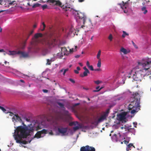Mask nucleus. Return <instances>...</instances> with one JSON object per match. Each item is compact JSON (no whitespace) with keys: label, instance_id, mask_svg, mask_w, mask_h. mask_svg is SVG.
I'll use <instances>...</instances> for the list:
<instances>
[{"label":"nucleus","instance_id":"f257e3e1","mask_svg":"<svg viewBox=\"0 0 151 151\" xmlns=\"http://www.w3.org/2000/svg\"><path fill=\"white\" fill-rule=\"evenodd\" d=\"M47 1L51 5H56L59 6L66 13H72L74 15L76 22L78 23L77 29L83 28L84 27V25L86 19V16L83 13L79 12V11L74 9L72 5L66 3V5L64 6L63 5H62V3L59 0H48Z\"/></svg>","mask_w":151,"mask_h":151},{"label":"nucleus","instance_id":"b1692460","mask_svg":"<svg viewBox=\"0 0 151 151\" xmlns=\"http://www.w3.org/2000/svg\"><path fill=\"white\" fill-rule=\"evenodd\" d=\"M29 56V54L28 53H27L26 52L22 51V55L20 56V58H21L23 57L25 58Z\"/></svg>","mask_w":151,"mask_h":151},{"label":"nucleus","instance_id":"c756f323","mask_svg":"<svg viewBox=\"0 0 151 151\" xmlns=\"http://www.w3.org/2000/svg\"><path fill=\"white\" fill-rule=\"evenodd\" d=\"M63 114L65 115H68L69 111L68 110H65V108L63 109Z\"/></svg>","mask_w":151,"mask_h":151},{"label":"nucleus","instance_id":"3c124183","mask_svg":"<svg viewBox=\"0 0 151 151\" xmlns=\"http://www.w3.org/2000/svg\"><path fill=\"white\" fill-rule=\"evenodd\" d=\"M89 129H93L94 128H96V127H95L94 126V125H89Z\"/></svg>","mask_w":151,"mask_h":151},{"label":"nucleus","instance_id":"0e129e2a","mask_svg":"<svg viewBox=\"0 0 151 151\" xmlns=\"http://www.w3.org/2000/svg\"><path fill=\"white\" fill-rule=\"evenodd\" d=\"M83 69L85 70V71H88L89 70L86 68V66H84L83 68Z\"/></svg>","mask_w":151,"mask_h":151},{"label":"nucleus","instance_id":"5701e85b","mask_svg":"<svg viewBox=\"0 0 151 151\" xmlns=\"http://www.w3.org/2000/svg\"><path fill=\"white\" fill-rule=\"evenodd\" d=\"M46 27V25L44 22H42L40 26V28L39 30L41 31H44Z\"/></svg>","mask_w":151,"mask_h":151},{"label":"nucleus","instance_id":"a18cd8bd","mask_svg":"<svg viewBox=\"0 0 151 151\" xmlns=\"http://www.w3.org/2000/svg\"><path fill=\"white\" fill-rule=\"evenodd\" d=\"M68 70H69V69L68 68H67L64 69L63 72V75H65L66 72L67 71H68Z\"/></svg>","mask_w":151,"mask_h":151},{"label":"nucleus","instance_id":"774afa93","mask_svg":"<svg viewBox=\"0 0 151 151\" xmlns=\"http://www.w3.org/2000/svg\"><path fill=\"white\" fill-rule=\"evenodd\" d=\"M147 12V9H145L143 12V14H145Z\"/></svg>","mask_w":151,"mask_h":151},{"label":"nucleus","instance_id":"f03ea898","mask_svg":"<svg viewBox=\"0 0 151 151\" xmlns=\"http://www.w3.org/2000/svg\"><path fill=\"white\" fill-rule=\"evenodd\" d=\"M124 129L125 131H127L126 132L123 133L122 132L121 134L120 132H119L118 134L120 136L119 140L121 141L125 139L124 140V142L125 144L127 145L129 143L131 139V137H128V136L130 134H131V135H132V134L135 135L136 132L134 128H129V126H127V127H124Z\"/></svg>","mask_w":151,"mask_h":151},{"label":"nucleus","instance_id":"338daca9","mask_svg":"<svg viewBox=\"0 0 151 151\" xmlns=\"http://www.w3.org/2000/svg\"><path fill=\"white\" fill-rule=\"evenodd\" d=\"M80 55H75L74 57L76 58H79L80 57Z\"/></svg>","mask_w":151,"mask_h":151},{"label":"nucleus","instance_id":"7c9ffc66","mask_svg":"<svg viewBox=\"0 0 151 151\" xmlns=\"http://www.w3.org/2000/svg\"><path fill=\"white\" fill-rule=\"evenodd\" d=\"M1 109L4 113H8L9 112V111L7 110L4 107L2 106Z\"/></svg>","mask_w":151,"mask_h":151},{"label":"nucleus","instance_id":"ea45409f","mask_svg":"<svg viewBox=\"0 0 151 151\" xmlns=\"http://www.w3.org/2000/svg\"><path fill=\"white\" fill-rule=\"evenodd\" d=\"M94 82L97 85H99L102 82V81L100 80L94 81Z\"/></svg>","mask_w":151,"mask_h":151},{"label":"nucleus","instance_id":"2eb2a0df","mask_svg":"<svg viewBox=\"0 0 151 151\" xmlns=\"http://www.w3.org/2000/svg\"><path fill=\"white\" fill-rule=\"evenodd\" d=\"M104 120L102 119L101 118L97 120L96 121H94L93 122L91 123V124H93L95 127H96L98 124L99 123H100L102 122H103Z\"/></svg>","mask_w":151,"mask_h":151},{"label":"nucleus","instance_id":"8fccbe9b","mask_svg":"<svg viewBox=\"0 0 151 151\" xmlns=\"http://www.w3.org/2000/svg\"><path fill=\"white\" fill-rule=\"evenodd\" d=\"M148 65L147 63L145 62L143 63H142V65L143 67H145L147 65Z\"/></svg>","mask_w":151,"mask_h":151},{"label":"nucleus","instance_id":"72a5a7b5","mask_svg":"<svg viewBox=\"0 0 151 151\" xmlns=\"http://www.w3.org/2000/svg\"><path fill=\"white\" fill-rule=\"evenodd\" d=\"M128 143L126 145H127V147H126V151H129V150H131V149H130V148H131V146L130 145H131V144H128Z\"/></svg>","mask_w":151,"mask_h":151},{"label":"nucleus","instance_id":"0eeeda50","mask_svg":"<svg viewBox=\"0 0 151 151\" xmlns=\"http://www.w3.org/2000/svg\"><path fill=\"white\" fill-rule=\"evenodd\" d=\"M12 73L19 78H27V79H28L29 78L32 77L29 74L25 75L16 69L13 70Z\"/></svg>","mask_w":151,"mask_h":151},{"label":"nucleus","instance_id":"a19ab883","mask_svg":"<svg viewBox=\"0 0 151 151\" xmlns=\"http://www.w3.org/2000/svg\"><path fill=\"white\" fill-rule=\"evenodd\" d=\"M42 9L44 10L45 9H47V5L46 4H45L42 5L41 6Z\"/></svg>","mask_w":151,"mask_h":151},{"label":"nucleus","instance_id":"bf43d9fd","mask_svg":"<svg viewBox=\"0 0 151 151\" xmlns=\"http://www.w3.org/2000/svg\"><path fill=\"white\" fill-rule=\"evenodd\" d=\"M86 64L88 68V67L90 66V65L89 62L88 61H87Z\"/></svg>","mask_w":151,"mask_h":151},{"label":"nucleus","instance_id":"37998d69","mask_svg":"<svg viewBox=\"0 0 151 151\" xmlns=\"http://www.w3.org/2000/svg\"><path fill=\"white\" fill-rule=\"evenodd\" d=\"M68 80L73 84H74L75 83V81L72 78H68Z\"/></svg>","mask_w":151,"mask_h":151},{"label":"nucleus","instance_id":"2f4dec72","mask_svg":"<svg viewBox=\"0 0 151 151\" xmlns=\"http://www.w3.org/2000/svg\"><path fill=\"white\" fill-rule=\"evenodd\" d=\"M41 4H40L36 3L34 4L32 6V7L33 8H35L37 7H39L40 6H41Z\"/></svg>","mask_w":151,"mask_h":151},{"label":"nucleus","instance_id":"4468645a","mask_svg":"<svg viewBox=\"0 0 151 151\" xmlns=\"http://www.w3.org/2000/svg\"><path fill=\"white\" fill-rule=\"evenodd\" d=\"M119 137L118 138L117 137V135L116 134H114L111 137V139L112 141L113 142H117V141L121 142L123 140L120 141V136H119Z\"/></svg>","mask_w":151,"mask_h":151},{"label":"nucleus","instance_id":"13d9d810","mask_svg":"<svg viewBox=\"0 0 151 151\" xmlns=\"http://www.w3.org/2000/svg\"><path fill=\"white\" fill-rule=\"evenodd\" d=\"M132 44H133V45L134 46V47L136 48H138L137 46L135 44L134 42L133 41H132Z\"/></svg>","mask_w":151,"mask_h":151},{"label":"nucleus","instance_id":"680f3d73","mask_svg":"<svg viewBox=\"0 0 151 151\" xmlns=\"http://www.w3.org/2000/svg\"><path fill=\"white\" fill-rule=\"evenodd\" d=\"M41 137L40 136H37V135L36 134H35V135L34 138H37V139L40 138Z\"/></svg>","mask_w":151,"mask_h":151},{"label":"nucleus","instance_id":"4be33fe9","mask_svg":"<svg viewBox=\"0 0 151 151\" xmlns=\"http://www.w3.org/2000/svg\"><path fill=\"white\" fill-rule=\"evenodd\" d=\"M90 72L89 70L88 71H84L83 74H81L80 76L82 78L84 77L85 76H87L88 75V74H90Z\"/></svg>","mask_w":151,"mask_h":151},{"label":"nucleus","instance_id":"bb28decb","mask_svg":"<svg viewBox=\"0 0 151 151\" xmlns=\"http://www.w3.org/2000/svg\"><path fill=\"white\" fill-rule=\"evenodd\" d=\"M9 53H8V54L9 55H16V51L13 50H9Z\"/></svg>","mask_w":151,"mask_h":151},{"label":"nucleus","instance_id":"6ab92c4d","mask_svg":"<svg viewBox=\"0 0 151 151\" xmlns=\"http://www.w3.org/2000/svg\"><path fill=\"white\" fill-rule=\"evenodd\" d=\"M135 101H132L130 104L128 106V109L130 110L133 108H134L135 107V104L134 105V103H135Z\"/></svg>","mask_w":151,"mask_h":151},{"label":"nucleus","instance_id":"052dcab7","mask_svg":"<svg viewBox=\"0 0 151 151\" xmlns=\"http://www.w3.org/2000/svg\"><path fill=\"white\" fill-rule=\"evenodd\" d=\"M74 72L75 73L77 74H78L79 73L78 71L77 70H74Z\"/></svg>","mask_w":151,"mask_h":151},{"label":"nucleus","instance_id":"49530a36","mask_svg":"<svg viewBox=\"0 0 151 151\" xmlns=\"http://www.w3.org/2000/svg\"><path fill=\"white\" fill-rule=\"evenodd\" d=\"M88 68L91 71H93L94 70L93 67L92 65H91L88 67Z\"/></svg>","mask_w":151,"mask_h":151},{"label":"nucleus","instance_id":"5fc2aeb1","mask_svg":"<svg viewBox=\"0 0 151 151\" xmlns=\"http://www.w3.org/2000/svg\"><path fill=\"white\" fill-rule=\"evenodd\" d=\"M96 89L97 91H98V92L100 91V86H96Z\"/></svg>","mask_w":151,"mask_h":151},{"label":"nucleus","instance_id":"c03bdc74","mask_svg":"<svg viewBox=\"0 0 151 151\" xmlns=\"http://www.w3.org/2000/svg\"><path fill=\"white\" fill-rule=\"evenodd\" d=\"M101 63L100 60H99L97 64V66L98 67L100 68L101 66Z\"/></svg>","mask_w":151,"mask_h":151},{"label":"nucleus","instance_id":"e433bc0d","mask_svg":"<svg viewBox=\"0 0 151 151\" xmlns=\"http://www.w3.org/2000/svg\"><path fill=\"white\" fill-rule=\"evenodd\" d=\"M101 50H99L97 53L96 58L98 59H100V57L101 55Z\"/></svg>","mask_w":151,"mask_h":151},{"label":"nucleus","instance_id":"a878e982","mask_svg":"<svg viewBox=\"0 0 151 151\" xmlns=\"http://www.w3.org/2000/svg\"><path fill=\"white\" fill-rule=\"evenodd\" d=\"M57 104H58V105H59V106L58 107L59 108H62L63 109L65 108L64 107V105L63 103L60 102L58 101V102H57Z\"/></svg>","mask_w":151,"mask_h":151},{"label":"nucleus","instance_id":"864d4df0","mask_svg":"<svg viewBox=\"0 0 151 151\" xmlns=\"http://www.w3.org/2000/svg\"><path fill=\"white\" fill-rule=\"evenodd\" d=\"M5 1V0H0V4L2 5L3 4H4L3 2H6Z\"/></svg>","mask_w":151,"mask_h":151},{"label":"nucleus","instance_id":"09e8293b","mask_svg":"<svg viewBox=\"0 0 151 151\" xmlns=\"http://www.w3.org/2000/svg\"><path fill=\"white\" fill-rule=\"evenodd\" d=\"M22 51H16V55L17 54H18V55H20L21 54L22 55Z\"/></svg>","mask_w":151,"mask_h":151},{"label":"nucleus","instance_id":"69168bd1","mask_svg":"<svg viewBox=\"0 0 151 151\" xmlns=\"http://www.w3.org/2000/svg\"><path fill=\"white\" fill-rule=\"evenodd\" d=\"M94 70L95 71H99L100 70V69L99 68L95 69Z\"/></svg>","mask_w":151,"mask_h":151},{"label":"nucleus","instance_id":"aec40b11","mask_svg":"<svg viewBox=\"0 0 151 151\" xmlns=\"http://www.w3.org/2000/svg\"><path fill=\"white\" fill-rule=\"evenodd\" d=\"M76 124H74V126L73 128L72 129L74 132H75L77 130L80 129V124L78 123V122H76Z\"/></svg>","mask_w":151,"mask_h":151},{"label":"nucleus","instance_id":"9b49d317","mask_svg":"<svg viewBox=\"0 0 151 151\" xmlns=\"http://www.w3.org/2000/svg\"><path fill=\"white\" fill-rule=\"evenodd\" d=\"M140 103V99H137L135 103V107L134 108H134L131 111V113L132 114H135V113L137 112V107H140V106L139 105Z\"/></svg>","mask_w":151,"mask_h":151},{"label":"nucleus","instance_id":"79ce46f5","mask_svg":"<svg viewBox=\"0 0 151 151\" xmlns=\"http://www.w3.org/2000/svg\"><path fill=\"white\" fill-rule=\"evenodd\" d=\"M69 132L70 135H73V134L75 132L72 129H71L69 131H68V132Z\"/></svg>","mask_w":151,"mask_h":151},{"label":"nucleus","instance_id":"6e6d98bb","mask_svg":"<svg viewBox=\"0 0 151 151\" xmlns=\"http://www.w3.org/2000/svg\"><path fill=\"white\" fill-rule=\"evenodd\" d=\"M42 91L44 93H47L48 92V90L46 89H42Z\"/></svg>","mask_w":151,"mask_h":151},{"label":"nucleus","instance_id":"473e14b6","mask_svg":"<svg viewBox=\"0 0 151 151\" xmlns=\"http://www.w3.org/2000/svg\"><path fill=\"white\" fill-rule=\"evenodd\" d=\"M128 4V2H125V3L123 4H121L119 3L118 4L120 5L122 9H123L124 8H126V7H125V4Z\"/></svg>","mask_w":151,"mask_h":151},{"label":"nucleus","instance_id":"c85d7f7f","mask_svg":"<svg viewBox=\"0 0 151 151\" xmlns=\"http://www.w3.org/2000/svg\"><path fill=\"white\" fill-rule=\"evenodd\" d=\"M123 34L122 35V37L123 38H124L127 36H128L129 35V33H127L126 31H122Z\"/></svg>","mask_w":151,"mask_h":151},{"label":"nucleus","instance_id":"f704fd0d","mask_svg":"<svg viewBox=\"0 0 151 151\" xmlns=\"http://www.w3.org/2000/svg\"><path fill=\"white\" fill-rule=\"evenodd\" d=\"M145 62H146L147 64H149L151 63V58H148L145 60Z\"/></svg>","mask_w":151,"mask_h":151},{"label":"nucleus","instance_id":"4d7b16f0","mask_svg":"<svg viewBox=\"0 0 151 151\" xmlns=\"http://www.w3.org/2000/svg\"><path fill=\"white\" fill-rule=\"evenodd\" d=\"M133 124L134 127H137L136 126L137 124V122H133Z\"/></svg>","mask_w":151,"mask_h":151},{"label":"nucleus","instance_id":"f8f14e48","mask_svg":"<svg viewBox=\"0 0 151 151\" xmlns=\"http://www.w3.org/2000/svg\"><path fill=\"white\" fill-rule=\"evenodd\" d=\"M80 151H96L95 149L93 147L87 145L85 146L81 147Z\"/></svg>","mask_w":151,"mask_h":151},{"label":"nucleus","instance_id":"ddd939ff","mask_svg":"<svg viewBox=\"0 0 151 151\" xmlns=\"http://www.w3.org/2000/svg\"><path fill=\"white\" fill-rule=\"evenodd\" d=\"M12 118V121L14 122V125H15V123L16 122H19L20 123L23 122L21 119V118L20 117L17 115H15Z\"/></svg>","mask_w":151,"mask_h":151},{"label":"nucleus","instance_id":"c9c22d12","mask_svg":"<svg viewBox=\"0 0 151 151\" xmlns=\"http://www.w3.org/2000/svg\"><path fill=\"white\" fill-rule=\"evenodd\" d=\"M21 115L22 116V117L24 119H25L27 121H28L29 120L25 115L21 114Z\"/></svg>","mask_w":151,"mask_h":151},{"label":"nucleus","instance_id":"20e7f679","mask_svg":"<svg viewBox=\"0 0 151 151\" xmlns=\"http://www.w3.org/2000/svg\"><path fill=\"white\" fill-rule=\"evenodd\" d=\"M123 98L122 95L119 94L115 96L112 99V100L110 103L108 104L109 106L108 108L109 109L116 105L117 103V101L121 100Z\"/></svg>","mask_w":151,"mask_h":151},{"label":"nucleus","instance_id":"58836bf2","mask_svg":"<svg viewBox=\"0 0 151 151\" xmlns=\"http://www.w3.org/2000/svg\"><path fill=\"white\" fill-rule=\"evenodd\" d=\"M108 39L110 41H112L113 39V37L112 35L110 34L109 35L108 37Z\"/></svg>","mask_w":151,"mask_h":151},{"label":"nucleus","instance_id":"cd10ccee","mask_svg":"<svg viewBox=\"0 0 151 151\" xmlns=\"http://www.w3.org/2000/svg\"><path fill=\"white\" fill-rule=\"evenodd\" d=\"M6 2H8L9 3V4L11 5H14V4H15V3L14 4V2H15L16 1H11L10 0H6Z\"/></svg>","mask_w":151,"mask_h":151},{"label":"nucleus","instance_id":"a211bd4d","mask_svg":"<svg viewBox=\"0 0 151 151\" xmlns=\"http://www.w3.org/2000/svg\"><path fill=\"white\" fill-rule=\"evenodd\" d=\"M120 51L121 52H123L124 54H126L129 53L130 51L129 49H126L123 47H122L121 48Z\"/></svg>","mask_w":151,"mask_h":151},{"label":"nucleus","instance_id":"de8ad7c7","mask_svg":"<svg viewBox=\"0 0 151 151\" xmlns=\"http://www.w3.org/2000/svg\"><path fill=\"white\" fill-rule=\"evenodd\" d=\"M47 62L46 63L47 65H50L51 64V63L52 62V61H51V60H49V59H47Z\"/></svg>","mask_w":151,"mask_h":151},{"label":"nucleus","instance_id":"f3484780","mask_svg":"<svg viewBox=\"0 0 151 151\" xmlns=\"http://www.w3.org/2000/svg\"><path fill=\"white\" fill-rule=\"evenodd\" d=\"M80 128L82 129V131L84 132H86V131L84 130H88L89 129V125H87L84 126V125L80 124Z\"/></svg>","mask_w":151,"mask_h":151},{"label":"nucleus","instance_id":"423d86ee","mask_svg":"<svg viewBox=\"0 0 151 151\" xmlns=\"http://www.w3.org/2000/svg\"><path fill=\"white\" fill-rule=\"evenodd\" d=\"M128 116L125 112H121L117 115V119L122 123H124L126 122V118Z\"/></svg>","mask_w":151,"mask_h":151},{"label":"nucleus","instance_id":"1a4fd4ad","mask_svg":"<svg viewBox=\"0 0 151 151\" xmlns=\"http://www.w3.org/2000/svg\"><path fill=\"white\" fill-rule=\"evenodd\" d=\"M58 129V131L59 133L61 134L62 135H68V133L67 132L68 128L67 127H56Z\"/></svg>","mask_w":151,"mask_h":151},{"label":"nucleus","instance_id":"4c0bfd02","mask_svg":"<svg viewBox=\"0 0 151 151\" xmlns=\"http://www.w3.org/2000/svg\"><path fill=\"white\" fill-rule=\"evenodd\" d=\"M119 127V125L118 124H114L112 126V128L115 129H118Z\"/></svg>","mask_w":151,"mask_h":151},{"label":"nucleus","instance_id":"39448f33","mask_svg":"<svg viewBox=\"0 0 151 151\" xmlns=\"http://www.w3.org/2000/svg\"><path fill=\"white\" fill-rule=\"evenodd\" d=\"M15 139L16 140L17 143H19L20 145V147H24V148L27 147L23 145H25L28 143H29L32 140L33 138L29 139V137H24L23 139L20 140L19 139H17L15 137H14Z\"/></svg>","mask_w":151,"mask_h":151},{"label":"nucleus","instance_id":"7ed1b4c3","mask_svg":"<svg viewBox=\"0 0 151 151\" xmlns=\"http://www.w3.org/2000/svg\"><path fill=\"white\" fill-rule=\"evenodd\" d=\"M129 78H132L133 80L136 81H141V74L139 71H136L135 72L131 70L129 72H127L125 74Z\"/></svg>","mask_w":151,"mask_h":151},{"label":"nucleus","instance_id":"6e6552de","mask_svg":"<svg viewBox=\"0 0 151 151\" xmlns=\"http://www.w3.org/2000/svg\"><path fill=\"white\" fill-rule=\"evenodd\" d=\"M22 124L23 126H19L16 127L14 126V128H16V129H24L26 130H28L29 131H32L33 130V127L31 126L32 125L31 124L28 125L27 126L24 124V122H22Z\"/></svg>","mask_w":151,"mask_h":151},{"label":"nucleus","instance_id":"393cba45","mask_svg":"<svg viewBox=\"0 0 151 151\" xmlns=\"http://www.w3.org/2000/svg\"><path fill=\"white\" fill-rule=\"evenodd\" d=\"M18 83L19 84L22 86H25V82L23 80L21 79L18 81Z\"/></svg>","mask_w":151,"mask_h":151},{"label":"nucleus","instance_id":"9d476101","mask_svg":"<svg viewBox=\"0 0 151 151\" xmlns=\"http://www.w3.org/2000/svg\"><path fill=\"white\" fill-rule=\"evenodd\" d=\"M52 27H49L50 31V36L51 38H52V41L55 42L57 36L56 35H55V29H52Z\"/></svg>","mask_w":151,"mask_h":151},{"label":"nucleus","instance_id":"603ef678","mask_svg":"<svg viewBox=\"0 0 151 151\" xmlns=\"http://www.w3.org/2000/svg\"><path fill=\"white\" fill-rule=\"evenodd\" d=\"M74 50H76V49L72 48L70 49V53H73L74 51Z\"/></svg>","mask_w":151,"mask_h":151},{"label":"nucleus","instance_id":"412c9836","mask_svg":"<svg viewBox=\"0 0 151 151\" xmlns=\"http://www.w3.org/2000/svg\"><path fill=\"white\" fill-rule=\"evenodd\" d=\"M43 37V34L41 33H37L35 34L34 37L36 39H38L39 38H41Z\"/></svg>","mask_w":151,"mask_h":151},{"label":"nucleus","instance_id":"dca6fc26","mask_svg":"<svg viewBox=\"0 0 151 151\" xmlns=\"http://www.w3.org/2000/svg\"><path fill=\"white\" fill-rule=\"evenodd\" d=\"M109 109L107 108L105 111L104 115L101 116V118L104 120L107 117L108 114L109 113Z\"/></svg>","mask_w":151,"mask_h":151},{"label":"nucleus","instance_id":"e2e57ef3","mask_svg":"<svg viewBox=\"0 0 151 151\" xmlns=\"http://www.w3.org/2000/svg\"><path fill=\"white\" fill-rule=\"evenodd\" d=\"M146 7L145 6H144L143 7H142L141 8V10L142 11H144L145 9H146Z\"/></svg>","mask_w":151,"mask_h":151}]
</instances>
